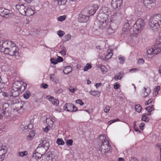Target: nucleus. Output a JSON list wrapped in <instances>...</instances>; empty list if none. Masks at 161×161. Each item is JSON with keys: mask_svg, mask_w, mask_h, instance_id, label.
Returning a JSON list of instances; mask_svg holds the SVG:
<instances>
[{"mask_svg": "<svg viewBox=\"0 0 161 161\" xmlns=\"http://www.w3.org/2000/svg\"><path fill=\"white\" fill-rule=\"evenodd\" d=\"M15 44L11 41L0 40V51L11 56H20Z\"/></svg>", "mask_w": 161, "mask_h": 161, "instance_id": "1", "label": "nucleus"}, {"mask_svg": "<svg viewBox=\"0 0 161 161\" xmlns=\"http://www.w3.org/2000/svg\"><path fill=\"white\" fill-rule=\"evenodd\" d=\"M149 29L152 31H156L161 28V15L155 14L150 16L148 21Z\"/></svg>", "mask_w": 161, "mask_h": 161, "instance_id": "2", "label": "nucleus"}, {"mask_svg": "<svg viewBox=\"0 0 161 161\" xmlns=\"http://www.w3.org/2000/svg\"><path fill=\"white\" fill-rule=\"evenodd\" d=\"M100 140L101 141V144L99 147V150L101 151L102 155L106 156L111 153L112 150L108 138L104 135L99 136Z\"/></svg>", "mask_w": 161, "mask_h": 161, "instance_id": "3", "label": "nucleus"}, {"mask_svg": "<svg viewBox=\"0 0 161 161\" xmlns=\"http://www.w3.org/2000/svg\"><path fill=\"white\" fill-rule=\"evenodd\" d=\"M42 158L41 161H56L58 158L56 154L52 153H49L45 155H41L36 151H34L33 153L32 158H33L37 160Z\"/></svg>", "mask_w": 161, "mask_h": 161, "instance_id": "4", "label": "nucleus"}, {"mask_svg": "<svg viewBox=\"0 0 161 161\" xmlns=\"http://www.w3.org/2000/svg\"><path fill=\"white\" fill-rule=\"evenodd\" d=\"M161 52V43L160 42L158 44L153 45L148 49L146 53L149 58L152 59L156 55L158 54Z\"/></svg>", "mask_w": 161, "mask_h": 161, "instance_id": "5", "label": "nucleus"}, {"mask_svg": "<svg viewBox=\"0 0 161 161\" xmlns=\"http://www.w3.org/2000/svg\"><path fill=\"white\" fill-rule=\"evenodd\" d=\"M49 147L50 143L49 141L45 139H43L41 140L40 143L37 148L36 150L39 151L41 155H45L47 154V153L45 154V153L48 150Z\"/></svg>", "mask_w": 161, "mask_h": 161, "instance_id": "6", "label": "nucleus"}, {"mask_svg": "<svg viewBox=\"0 0 161 161\" xmlns=\"http://www.w3.org/2000/svg\"><path fill=\"white\" fill-rule=\"evenodd\" d=\"M145 23L143 19H138L134 24L133 27V32L136 34L140 33L144 27Z\"/></svg>", "mask_w": 161, "mask_h": 161, "instance_id": "7", "label": "nucleus"}, {"mask_svg": "<svg viewBox=\"0 0 161 161\" xmlns=\"http://www.w3.org/2000/svg\"><path fill=\"white\" fill-rule=\"evenodd\" d=\"M21 87V82L19 80H14L13 82L12 90L11 91L12 96L14 97H16L18 96L19 94V91Z\"/></svg>", "mask_w": 161, "mask_h": 161, "instance_id": "8", "label": "nucleus"}, {"mask_svg": "<svg viewBox=\"0 0 161 161\" xmlns=\"http://www.w3.org/2000/svg\"><path fill=\"white\" fill-rule=\"evenodd\" d=\"M97 19L98 20L97 25L99 28L101 29H104L109 28V29L112 30L111 28H110L109 25L108 23V19L103 17H97Z\"/></svg>", "mask_w": 161, "mask_h": 161, "instance_id": "9", "label": "nucleus"}, {"mask_svg": "<svg viewBox=\"0 0 161 161\" xmlns=\"http://www.w3.org/2000/svg\"><path fill=\"white\" fill-rule=\"evenodd\" d=\"M89 16L87 15L86 11L83 10L79 14V21L81 23L86 22L89 19Z\"/></svg>", "mask_w": 161, "mask_h": 161, "instance_id": "10", "label": "nucleus"}, {"mask_svg": "<svg viewBox=\"0 0 161 161\" xmlns=\"http://www.w3.org/2000/svg\"><path fill=\"white\" fill-rule=\"evenodd\" d=\"M110 13V11L109 8L107 7H103L102 8L100 13L97 16L99 17H103L108 19Z\"/></svg>", "mask_w": 161, "mask_h": 161, "instance_id": "11", "label": "nucleus"}, {"mask_svg": "<svg viewBox=\"0 0 161 161\" xmlns=\"http://www.w3.org/2000/svg\"><path fill=\"white\" fill-rule=\"evenodd\" d=\"M64 110L68 112H75L77 111L78 108L72 103H66L63 107Z\"/></svg>", "mask_w": 161, "mask_h": 161, "instance_id": "12", "label": "nucleus"}, {"mask_svg": "<svg viewBox=\"0 0 161 161\" xmlns=\"http://www.w3.org/2000/svg\"><path fill=\"white\" fill-rule=\"evenodd\" d=\"M0 14L3 17H12L14 14L8 9L0 8Z\"/></svg>", "mask_w": 161, "mask_h": 161, "instance_id": "13", "label": "nucleus"}, {"mask_svg": "<svg viewBox=\"0 0 161 161\" xmlns=\"http://www.w3.org/2000/svg\"><path fill=\"white\" fill-rule=\"evenodd\" d=\"M132 18L131 17H127L126 18V20L127 22H126L125 23L124 27L122 29V33L125 34V33L126 32L130 31L131 33L132 31L131 30V29L130 28V26L129 21L132 20Z\"/></svg>", "mask_w": 161, "mask_h": 161, "instance_id": "14", "label": "nucleus"}, {"mask_svg": "<svg viewBox=\"0 0 161 161\" xmlns=\"http://www.w3.org/2000/svg\"><path fill=\"white\" fill-rule=\"evenodd\" d=\"M99 8L97 4H94L92 6L89 7L87 10L86 9H84L86 11V14L91 16L93 15L96 12V10L98 9Z\"/></svg>", "mask_w": 161, "mask_h": 161, "instance_id": "15", "label": "nucleus"}, {"mask_svg": "<svg viewBox=\"0 0 161 161\" xmlns=\"http://www.w3.org/2000/svg\"><path fill=\"white\" fill-rule=\"evenodd\" d=\"M26 6L24 4L19 3L16 6V8L19 11L20 13L23 15L25 14V9Z\"/></svg>", "mask_w": 161, "mask_h": 161, "instance_id": "16", "label": "nucleus"}, {"mask_svg": "<svg viewBox=\"0 0 161 161\" xmlns=\"http://www.w3.org/2000/svg\"><path fill=\"white\" fill-rule=\"evenodd\" d=\"M151 92V89L149 87H144L142 90L141 93L142 97H147L149 95Z\"/></svg>", "mask_w": 161, "mask_h": 161, "instance_id": "17", "label": "nucleus"}, {"mask_svg": "<svg viewBox=\"0 0 161 161\" xmlns=\"http://www.w3.org/2000/svg\"><path fill=\"white\" fill-rule=\"evenodd\" d=\"M123 2V0H112L111 6L114 9H116L121 6Z\"/></svg>", "mask_w": 161, "mask_h": 161, "instance_id": "18", "label": "nucleus"}, {"mask_svg": "<svg viewBox=\"0 0 161 161\" xmlns=\"http://www.w3.org/2000/svg\"><path fill=\"white\" fill-rule=\"evenodd\" d=\"M55 122V119L54 117L50 116L46 119V123L47 125L52 128L54 125Z\"/></svg>", "mask_w": 161, "mask_h": 161, "instance_id": "19", "label": "nucleus"}, {"mask_svg": "<svg viewBox=\"0 0 161 161\" xmlns=\"http://www.w3.org/2000/svg\"><path fill=\"white\" fill-rule=\"evenodd\" d=\"M34 14L35 10L31 8L29 6H27L25 9V14L23 15L29 16L33 15Z\"/></svg>", "mask_w": 161, "mask_h": 161, "instance_id": "20", "label": "nucleus"}, {"mask_svg": "<svg viewBox=\"0 0 161 161\" xmlns=\"http://www.w3.org/2000/svg\"><path fill=\"white\" fill-rule=\"evenodd\" d=\"M46 99L50 101L54 105L57 106L58 104L59 101L53 97L50 96H47L46 97Z\"/></svg>", "mask_w": 161, "mask_h": 161, "instance_id": "21", "label": "nucleus"}, {"mask_svg": "<svg viewBox=\"0 0 161 161\" xmlns=\"http://www.w3.org/2000/svg\"><path fill=\"white\" fill-rule=\"evenodd\" d=\"M50 80L52 81L53 83L57 84L59 82V80L58 78L54 74L50 75Z\"/></svg>", "mask_w": 161, "mask_h": 161, "instance_id": "22", "label": "nucleus"}, {"mask_svg": "<svg viewBox=\"0 0 161 161\" xmlns=\"http://www.w3.org/2000/svg\"><path fill=\"white\" fill-rule=\"evenodd\" d=\"M8 151L7 147L4 146H3L0 148V154L2 157H5V155L7 153Z\"/></svg>", "mask_w": 161, "mask_h": 161, "instance_id": "23", "label": "nucleus"}, {"mask_svg": "<svg viewBox=\"0 0 161 161\" xmlns=\"http://www.w3.org/2000/svg\"><path fill=\"white\" fill-rule=\"evenodd\" d=\"M72 71V68L70 66H67L64 67L63 69L64 73L66 75Z\"/></svg>", "mask_w": 161, "mask_h": 161, "instance_id": "24", "label": "nucleus"}, {"mask_svg": "<svg viewBox=\"0 0 161 161\" xmlns=\"http://www.w3.org/2000/svg\"><path fill=\"white\" fill-rule=\"evenodd\" d=\"M108 54L105 56L104 58H102V59L105 60H106L111 57L113 55V53L112 52V50H108Z\"/></svg>", "mask_w": 161, "mask_h": 161, "instance_id": "25", "label": "nucleus"}, {"mask_svg": "<svg viewBox=\"0 0 161 161\" xmlns=\"http://www.w3.org/2000/svg\"><path fill=\"white\" fill-rule=\"evenodd\" d=\"M93 96L98 97L100 96V92L98 91L91 90L89 92Z\"/></svg>", "mask_w": 161, "mask_h": 161, "instance_id": "26", "label": "nucleus"}, {"mask_svg": "<svg viewBox=\"0 0 161 161\" xmlns=\"http://www.w3.org/2000/svg\"><path fill=\"white\" fill-rule=\"evenodd\" d=\"M160 87L159 86H158L155 88L153 90V96L156 97L158 93V92L160 91Z\"/></svg>", "mask_w": 161, "mask_h": 161, "instance_id": "27", "label": "nucleus"}, {"mask_svg": "<svg viewBox=\"0 0 161 161\" xmlns=\"http://www.w3.org/2000/svg\"><path fill=\"white\" fill-rule=\"evenodd\" d=\"M35 132L33 130H31L29 132V135L27 136L26 139L28 140H31L35 136Z\"/></svg>", "mask_w": 161, "mask_h": 161, "instance_id": "28", "label": "nucleus"}, {"mask_svg": "<svg viewBox=\"0 0 161 161\" xmlns=\"http://www.w3.org/2000/svg\"><path fill=\"white\" fill-rule=\"evenodd\" d=\"M98 67L100 68L101 71L103 74H105L108 71L107 69L104 65L100 64L99 65Z\"/></svg>", "mask_w": 161, "mask_h": 161, "instance_id": "29", "label": "nucleus"}, {"mask_svg": "<svg viewBox=\"0 0 161 161\" xmlns=\"http://www.w3.org/2000/svg\"><path fill=\"white\" fill-rule=\"evenodd\" d=\"M67 0H54V2H57L59 6L64 5L65 4Z\"/></svg>", "mask_w": 161, "mask_h": 161, "instance_id": "30", "label": "nucleus"}, {"mask_svg": "<svg viewBox=\"0 0 161 161\" xmlns=\"http://www.w3.org/2000/svg\"><path fill=\"white\" fill-rule=\"evenodd\" d=\"M146 109L147 111V114L148 115H150L151 112L154 110L153 106L152 105L151 107H147L146 108Z\"/></svg>", "mask_w": 161, "mask_h": 161, "instance_id": "31", "label": "nucleus"}, {"mask_svg": "<svg viewBox=\"0 0 161 161\" xmlns=\"http://www.w3.org/2000/svg\"><path fill=\"white\" fill-rule=\"evenodd\" d=\"M123 74L121 73H119L118 74L115 75L114 77V79L115 80H120L123 77Z\"/></svg>", "mask_w": 161, "mask_h": 161, "instance_id": "32", "label": "nucleus"}, {"mask_svg": "<svg viewBox=\"0 0 161 161\" xmlns=\"http://www.w3.org/2000/svg\"><path fill=\"white\" fill-rule=\"evenodd\" d=\"M142 120L145 121L146 122H147L149 121V118L148 116H146L145 114H144L142 116Z\"/></svg>", "mask_w": 161, "mask_h": 161, "instance_id": "33", "label": "nucleus"}, {"mask_svg": "<svg viewBox=\"0 0 161 161\" xmlns=\"http://www.w3.org/2000/svg\"><path fill=\"white\" fill-rule=\"evenodd\" d=\"M135 109L137 112L140 113L142 110V106L140 104H136L135 106Z\"/></svg>", "mask_w": 161, "mask_h": 161, "instance_id": "34", "label": "nucleus"}, {"mask_svg": "<svg viewBox=\"0 0 161 161\" xmlns=\"http://www.w3.org/2000/svg\"><path fill=\"white\" fill-rule=\"evenodd\" d=\"M28 154V153L26 151L23 152L19 151V152L18 156L19 157H23L24 156H26Z\"/></svg>", "mask_w": 161, "mask_h": 161, "instance_id": "35", "label": "nucleus"}, {"mask_svg": "<svg viewBox=\"0 0 161 161\" xmlns=\"http://www.w3.org/2000/svg\"><path fill=\"white\" fill-rule=\"evenodd\" d=\"M56 143L59 145H63L64 144V142L61 138L57 139Z\"/></svg>", "mask_w": 161, "mask_h": 161, "instance_id": "36", "label": "nucleus"}, {"mask_svg": "<svg viewBox=\"0 0 161 161\" xmlns=\"http://www.w3.org/2000/svg\"><path fill=\"white\" fill-rule=\"evenodd\" d=\"M71 35L68 34L66 35L64 37V41H69L71 39Z\"/></svg>", "mask_w": 161, "mask_h": 161, "instance_id": "37", "label": "nucleus"}, {"mask_svg": "<svg viewBox=\"0 0 161 161\" xmlns=\"http://www.w3.org/2000/svg\"><path fill=\"white\" fill-rule=\"evenodd\" d=\"M30 92L29 91H26L24 94L23 97L26 99H27L30 97Z\"/></svg>", "mask_w": 161, "mask_h": 161, "instance_id": "38", "label": "nucleus"}, {"mask_svg": "<svg viewBox=\"0 0 161 161\" xmlns=\"http://www.w3.org/2000/svg\"><path fill=\"white\" fill-rule=\"evenodd\" d=\"M65 32L61 30H59L57 31V34L60 37H62L65 35Z\"/></svg>", "mask_w": 161, "mask_h": 161, "instance_id": "39", "label": "nucleus"}, {"mask_svg": "<svg viewBox=\"0 0 161 161\" xmlns=\"http://www.w3.org/2000/svg\"><path fill=\"white\" fill-rule=\"evenodd\" d=\"M52 128L51 127H50V126H48V125H47L46 126V127L44 128H42V130L43 132L47 133L48 132V131L51 128Z\"/></svg>", "mask_w": 161, "mask_h": 161, "instance_id": "40", "label": "nucleus"}, {"mask_svg": "<svg viewBox=\"0 0 161 161\" xmlns=\"http://www.w3.org/2000/svg\"><path fill=\"white\" fill-rule=\"evenodd\" d=\"M73 143V141L71 139L68 140L66 142V144L67 146H72Z\"/></svg>", "mask_w": 161, "mask_h": 161, "instance_id": "41", "label": "nucleus"}, {"mask_svg": "<svg viewBox=\"0 0 161 161\" xmlns=\"http://www.w3.org/2000/svg\"><path fill=\"white\" fill-rule=\"evenodd\" d=\"M144 60L142 58H140L138 59L137 61V64L139 65H142L144 64Z\"/></svg>", "mask_w": 161, "mask_h": 161, "instance_id": "42", "label": "nucleus"}, {"mask_svg": "<svg viewBox=\"0 0 161 161\" xmlns=\"http://www.w3.org/2000/svg\"><path fill=\"white\" fill-rule=\"evenodd\" d=\"M92 66L91 64L87 63L85 66L84 70L85 71H87L89 69H91Z\"/></svg>", "mask_w": 161, "mask_h": 161, "instance_id": "43", "label": "nucleus"}, {"mask_svg": "<svg viewBox=\"0 0 161 161\" xmlns=\"http://www.w3.org/2000/svg\"><path fill=\"white\" fill-rule=\"evenodd\" d=\"M119 120H120L119 119L117 118V119H114L110 120V121H108V124L109 125L114 122H116L117 121H119Z\"/></svg>", "mask_w": 161, "mask_h": 161, "instance_id": "44", "label": "nucleus"}, {"mask_svg": "<svg viewBox=\"0 0 161 161\" xmlns=\"http://www.w3.org/2000/svg\"><path fill=\"white\" fill-rule=\"evenodd\" d=\"M139 70L140 69L138 68H134L130 69L129 70V72L133 73L139 71Z\"/></svg>", "mask_w": 161, "mask_h": 161, "instance_id": "45", "label": "nucleus"}, {"mask_svg": "<svg viewBox=\"0 0 161 161\" xmlns=\"http://www.w3.org/2000/svg\"><path fill=\"white\" fill-rule=\"evenodd\" d=\"M153 0H144V3L146 5V4H151L153 3Z\"/></svg>", "mask_w": 161, "mask_h": 161, "instance_id": "46", "label": "nucleus"}, {"mask_svg": "<svg viewBox=\"0 0 161 161\" xmlns=\"http://www.w3.org/2000/svg\"><path fill=\"white\" fill-rule=\"evenodd\" d=\"M60 53H61L63 56H65L66 55V48L63 47V48H62V50L60 51Z\"/></svg>", "mask_w": 161, "mask_h": 161, "instance_id": "47", "label": "nucleus"}, {"mask_svg": "<svg viewBox=\"0 0 161 161\" xmlns=\"http://www.w3.org/2000/svg\"><path fill=\"white\" fill-rule=\"evenodd\" d=\"M119 59L120 61L121 64H123L124 62L125 58L124 57H122L120 55L119 56Z\"/></svg>", "mask_w": 161, "mask_h": 161, "instance_id": "48", "label": "nucleus"}, {"mask_svg": "<svg viewBox=\"0 0 161 161\" xmlns=\"http://www.w3.org/2000/svg\"><path fill=\"white\" fill-rule=\"evenodd\" d=\"M66 17L64 15L61 16L58 18V20L59 21H63L65 19Z\"/></svg>", "mask_w": 161, "mask_h": 161, "instance_id": "49", "label": "nucleus"}, {"mask_svg": "<svg viewBox=\"0 0 161 161\" xmlns=\"http://www.w3.org/2000/svg\"><path fill=\"white\" fill-rule=\"evenodd\" d=\"M145 125V123L143 122H142L140 124L139 126L140 129L141 130H144V127Z\"/></svg>", "mask_w": 161, "mask_h": 161, "instance_id": "50", "label": "nucleus"}, {"mask_svg": "<svg viewBox=\"0 0 161 161\" xmlns=\"http://www.w3.org/2000/svg\"><path fill=\"white\" fill-rule=\"evenodd\" d=\"M51 62L52 64H56L58 63L57 60L54 58H51L50 59Z\"/></svg>", "mask_w": 161, "mask_h": 161, "instance_id": "51", "label": "nucleus"}, {"mask_svg": "<svg viewBox=\"0 0 161 161\" xmlns=\"http://www.w3.org/2000/svg\"><path fill=\"white\" fill-rule=\"evenodd\" d=\"M76 103L77 104H79L80 105H83L84 104V103L83 102L82 100L80 99H78L76 101Z\"/></svg>", "mask_w": 161, "mask_h": 161, "instance_id": "52", "label": "nucleus"}, {"mask_svg": "<svg viewBox=\"0 0 161 161\" xmlns=\"http://www.w3.org/2000/svg\"><path fill=\"white\" fill-rule=\"evenodd\" d=\"M157 148L160 150L161 155H160V160L161 161V143H158L156 145Z\"/></svg>", "mask_w": 161, "mask_h": 161, "instance_id": "53", "label": "nucleus"}, {"mask_svg": "<svg viewBox=\"0 0 161 161\" xmlns=\"http://www.w3.org/2000/svg\"><path fill=\"white\" fill-rule=\"evenodd\" d=\"M120 87V85L117 82L114 84V88L115 89H118Z\"/></svg>", "mask_w": 161, "mask_h": 161, "instance_id": "54", "label": "nucleus"}, {"mask_svg": "<svg viewBox=\"0 0 161 161\" xmlns=\"http://www.w3.org/2000/svg\"><path fill=\"white\" fill-rule=\"evenodd\" d=\"M110 107L109 106H106L104 109V112L105 113H108L110 109Z\"/></svg>", "mask_w": 161, "mask_h": 161, "instance_id": "55", "label": "nucleus"}, {"mask_svg": "<svg viewBox=\"0 0 161 161\" xmlns=\"http://www.w3.org/2000/svg\"><path fill=\"white\" fill-rule=\"evenodd\" d=\"M134 129L137 132V134H140L141 133V131L138 129L137 127H134Z\"/></svg>", "mask_w": 161, "mask_h": 161, "instance_id": "56", "label": "nucleus"}, {"mask_svg": "<svg viewBox=\"0 0 161 161\" xmlns=\"http://www.w3.org/2000/svg\"><path fill=\"white\" fill-rule=\"evenodd\" d=\"M63 91L62 89H59L56 91H55L56 94H60Z\"/></svg>", "mask_w": 161, "mask_h": 161, "instance_id": "57", "label": "nucleus"}, {"mask_svg": "<svg viewBox=\"0 0 161 161\" xmlns=\"http://www.w3.org/2000/svg\"><path fill=\"white\" fill-rule=\"evenodd\" d=\"M153 100L152 98H150L149 99V100L145 103V104L146 105H148L152 103V102L153 101Z\"/></svg>", "mask_w": 161, "mask_h": 161, "instance_id": "58", "label": "nucleus"}, {"mask_svg": "<svg viewBox=\"0 0 161 161\" xmlns=\"http://www.w3.org/2000/svg\"><path fill=\"white\" fill-rule=\"evenodd\" d=\"M57 60L58 62H62L63 61V58L61 57L60 56L58 57L57 59Z\"/></svg>", "mask_w": 161, "mask_h": 161, "instance_id": "59", "label": "nucleus"}, {"mask_svg": "<svg viewBox=\"0 0 161 161\" xmlns=\"http://www.w3.org/2000/svg\"><path fill=\"white\" fill-rule=\"evenodd\" d=\"M29 129H31L33 127V125L32 124H30L27 125Z\"/></svg>", "mask_w": 161, "mask_h": 161, "instance_id": "60", "label": "nucleus"}, {"mask_svg": "<svg viewBox=\"0 0 161 161\" xmlns=\"http://www.w3.org/2000/svg\"><path fill=\"white\" fill-rule=\"evenodd\" d=\"M69 90L72 93L74 92L75 91V89L74 88H69Z\"/></svg>", "mask_w": 161, "mask_h": 161, "instance_id": "61", "label": "nucleus"}, {"mask_svg": "<svg viewBox=\"0 0 161 161\" xmlns=\"http://www.w3.org/2000/svg\"><path fill=\"white\" fill-rule=\"evenodd\" d=\"M22 130L24 131L28 129L27 125H25L23 126V127H22Z\"/></svg>", "mask_w": 161, "mask_h": 161, "instance_id": "62", "label": "nucleus"}, {"mask_svg": "<svg viewBox=\"0 0 161 161\" xmlns=\"http://www.w3.org/2000/svg\"><path fill=\"white\" fill-rule=\"evenodd\" d=\"M2 95L5 97H7L8 96V94L6 92H3L2 93Z\"/></svg>", "mask_w": 161, "mask_h": 161, "instance_id": "63", "label": "nucleus"}, {"mask_svg": "<svg viewBox=\"0 0 161 161\" xmlns=\"http://www.w3.org/2000/svg\"><path fill=\"white\" fill-rule=\"evenodd\" d=\"M42 87L44 88H47L48 87V85L46 84H43L42 85Z\"/></svg>", "mask_w": 161, "mask_h": 161, "instance_id": "64", "label": "nucleus"}]
</instances>
